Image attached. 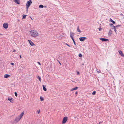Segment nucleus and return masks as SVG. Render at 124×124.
I'll use <instances>...</instances> for the list:
<instances>
[{"label":"nucleus","mask_w":124,"mask_h":124,"mask_svg":"<svg viewBox=\"0 0 124 124\" xmlns=\"http://www.w3.org/2000/svg\"><path fill=\"white\" fill-rule=\"evenodd\" d=\"M30 34L31 37H35L38 36L39 34L35 30H31L30 31Z\"/></svg>","instance_id":"f257e3e1"},{"label":"nucleus","mask_w":124,"mask_h":124,"mask_svg":"<svg viewBox=\"0 0 124 124\" xmlns=\"http://www.w3.org/2000/svg\"><path fill=\"white\" fill-rule=\"evenodd\" d=\"M37 78L39 80L40 82H41V78L39 76H37Z\"/></svg>","instance_id":"6ab92c4d"},{"label":"nucleus","mask_w":124,"mask_h":124,"mask_svg":"<svg viewBox=\"0 0 124 124\" xmlns=\"http://www.w3.org/2000/svg\"><path fill=\"white\" fill-rule=\"evenodd\" d=\"M78 93V92L77 91H76V92H75V94H76V95H77V93ZM77 95H75V96H76Z\"/></svg>","instance_id":"473e14b6"},{"label":"nucleus","mask_w":124,"mask_h":124,"mask_svg":"<svg viewBox=\"0 0 124 124\" xmlns=\"http://www.w3.org/2000/svg\"><path fill=\"white\" fill-rule=\"evenodd\" d=\"M112 34V31L111 29H110L109 33H108V35L109 36H110Z\"/></svg>","instance_id":"4468645a"},{"label":"nucleus","mask_w":124,"mask_h":124,"mask_svg":"<svg viewBox=\"0 0 124 124\" xmlns=\"http://www.w3.org/2000/svg\"><path fill=\"white\" fill-rule=\"evenodd\" d=\"M30 18L32 20H33V19L31 18V17H30Z\"/></svg>","instance_id":"37998d69"},{"label":"nucleus","mask_w":124,"mask_h":124,"mask_svg":"<svg viewBox=\"0 0 124 124\" xmlns=\"http://www.w3.org/2000/svg\"><path fill=\"white\" fill-rule=\"evenodd\" d=\"M121 26V25H116V27H119L120 26Z\"/></svg>","instance_id":"cd10ccee"},{"label":"nucleus","mask_w":124,"mask_h":124,"mask_svg":"<svg viewBox=\"0 0 124 124\" xmlns=\"http://www.w3.org/2000/svg\"><path fill=\"white\" fill-rule=\"evenodd\" d=\"M118 52L122 56H124V55L123 54L122 52V51L121 50H120L118 51Z\"/></svg>","instance_id":"ddd939ff"},{"label":"nucleus","mask_w":124,"mask_h":124,"mask_svg":"<svg viewBox=\"0 0 124 124\" xmlns=\"http://www.w3.org/2000/svg\"><path fill=\"white\" fill-rule=\"evenodd\" d=\"M44 7L45 8H46L47 7V6H44Z\"/></svg>","instance_id":"79ce46f5"},{"label":"nucleus","mask_w":124,"mask_h":124,"mask_svg":"<svg viewBox=\"0 0 124 124\" xmlns=\"http://www.w3.org/2000/svg\"><path fill=\"white\" fill-rule=\"evenodd\" d=\"M20 58H21V55H20Z\"/></svg>","instance_id":"a19ab883"},{"label":"nucleus","mask_w":124,"mask_h":124,"mask_svg":"<svg viewBox=\"0 0 124 124\" xmlns=\"http://www.w3.org/2000/svg\"><path fill=\"white\" fill-rule=\"evenodd\" d=\"M77 74L78 75H79V72L78 71H77Z\"/></svg>","instance_id":"f704fd0d"},{"label":"nucleus","mask_w":124,"mask_h":124,"mask_svg":"<svg viewBox=\"0 0 124 124\" xmlns=\"http://www.w3.org/2000/svg\"><path fill=\"white\" fill-rule=\"evenodd\" d=\"M0 35H2V34H1L0 33Z\"/></svg>","instance_id":"a18cd8bd"},{"label":"nucleus","mask_w":124,"mask_h":124,"mask_svg":"<svg viewBox=\"0 0 124 124\" xmlns=\"http://www.w3.org/2000/svg\"><path fill=\"white\" fill-rule=\"evenodd\" d=\"M14 93H15V95L17 97V93L16 92H15Z\"/></svg>","instance_id":"a878e982"},{"label":"nucleus","mask_w":124,"mask_h":124,"mask_svg":"<svg viewBox=\"0 0 124 124\" xmlns=\"http://www.w3.org/2000/svg\"><path fill=\"white\" fill-rule=\"evenodd\" d=\"M44 6L43 5H40L39 6V8H42Z\"/></svg>","instance_id":"4be33fe9"},{"label":"nucleus","mask_w":124,"mask_h":124,"mask_svg":"<svg viewBox=\"0 0 124 124\" xmlns=\"http://www.w3.org/2000/svg\"><path fill=\"white\" fill-rule=\"evenodd\" d=\"M96 92L95 91H94L92 93L93 95H94L95 94Z\"/></svg>","instance_id":"5701e85b"},{"label":"nucleus","mask_w":124,"mask_h":124,"mask_svg":"<svg viewBox=\"0 0 124 124\" xmlns=\"http://www.w3.org/2000/svg\"><path fill=\"white\" fill-rule=\"evenodd\" d=\"M65 44H66V45H67L68 46H69V47H71V46H70L68 44H67V43H65Z\"/></svg>","instance_id":"c85d7f7f"},{"label":"nucleus","mask_w":124,"mask_h":124,"mask_svg":"<svg viewBox=\"0 0 124 124\" xmlns=\"http://www.w3.org/2000/svg\"><path fill=\"white\" fill-rule=\"evenodd\" d=\"M10 76V75H8V74H5L4 75V77L5 78H7L8 77H9Z\"/></svg>","instance_id":"dca6fc26"},{"label":"nucleus","mask_w":124,"mask_h":124,"mask_svg":"<svg viewBox=\"0 0 124 124\" xmlns=\"http://www.w3.org/2000/svg\"><path fill=\"white\" fill-rule=\"evenodd\" d=\"M78 88V87H76L75 88L72 89L71 90H70V91H72L75 90H77V89Z\"/></svg>","instance_id":"2eb2a0df"},{"label":"nucleus","mask_w":124,"mask_h":124,"mask_svg":"<svg viewBox=\"0 0 124 124\" xmlns=\"http://www.w3.org/2000/svg\"><path fill=\"white\" fill-rule=\"evenodd\" d=\"M8 100H9L11 103H13V98L10 99L9 98H8Z\"/></svg>","instance_id":"f8f14e48"},{"label":"nucleus","mask_w":124,"mask_h":124,"mask_svg":"<svg viewBox=\"0 0 124 124\" xmlns=\"http://www.w3.org/2000/svg\"><path fill=\"white\" fill-rule=\"evenodd\" d=\"M40 99L41 101H42L43 100V98L41 96L40 97Z\"/></svg>","instance_id":"b1692460"},{"label":"nucleus","mask_w":124,"mask_h":124,"mask_svg":"<svg viewBox=\"0 0 124 124\" xmlns=\"http://www.w3.org/2000/svg\"><path fill=\"white\" fill-rule=\"evenodd\" d=\"M74 35V33H70V36L72 40H73V37Z\"/></svg>","instance_id":"9d476101"},{"label":"nucleus","mask_w":124,"mask_h":124,"mask_svg":"<svg viewBox=\"0 0 124 124\" xmlns=\"http://www.w3.org/2000/svg\"><path fill=\"white\" fill-rule=\"evenodd\" d=\"M40 110H39V111H37V112H38V114H39V113L40 112Z\"/></svg>","instance_id":"2f4dec72"},{"label":"nucleus","mask_w":124,"mask_h":124,"mask_svg":"<svg viewBox=\"0 0 124 124\" xmlns=\"http://www.w3.org/2000/svg\"><path fill=\"white\" fill-rule=\"evenodd\" d=\"M114 31L116 34H117L116 30V28H114Z\"/></svg>","instance_id":"bb28decb"},{"label":"nucleus","mask_w":124,"mask_h":124,"mask_svg":"<svg viewBox=\"0 0 124 124\" xmlns=\"http://www.w3.org/2000/svg\"><path fill=\"white\" fill-rule=\"evenodd\" d=\"M78 56L80 57H81L82 56V55L81 53H80L79 54Z\"/></svg>","instance_id":"393cba45"},{"label":"nucleus","mask_w":124,"mask_h":124,"mask_svg":"<svg viewBox=\"0 0 124 124\" xmlns=\"http://www.w3.org/2000/svg\"><path fill=\"white\" fill-rule=\"evenodd\" d=\"M73 40V43H74V45H76L75 43V41H74V39H73V40Z\"/></svg>","instance_id":"c756f323"},{"label":"nucleus","mask_w":124,"mask_h":124,"mask_svg":"<svg viewBox=\"0 0 124 124\" xmlns=\"http://www.w3.org/2000/svg\"><path fill=\"white\" fill-rule=\"evenodd\" d=\"M37 63H38L39 64V65H41V64H40V63L39 62H37Z\"/></svg>","instance_id":"c9c22d12"},{"label":"nucleus","mask_w":124,"mask_h":124,"mask_svg":"<svg viewBox=\"0 0 124 124\" xmlns=\"http://www.w3.org/2000/svg\"><path fill=\"white\" fill-rule=\"evenodd\" d=\"M101 122H99V124L101 123Z\"/></svg>","instance_id":"ea45409f"},{"label":"nucleus","mask_w":124,"mask_h":124,"mask_svg":"<svg viewBox=\"0 0 124 124\" xmlns=\"http://www.w3.org/2000/svg\"><path fill=\"white\" fill-rule=\"evenodd\" d=\"M14 1L16 3L19 4L20 1L19 0H14Z\"/></svg>","instance_id":"9b49d317"},{"label":"nucleus","mask_w":124,"mask_h":124,"mask_svg":"<svg viewBox=\"0 0 124 124\" xmlns=\"http://www.w3.org/2000/svg\"><path fill=\"white\" fill-rule=\"evenodd\" d=\"M100 39L101 40L104 41H107L108 40V39H105L103 38H100Z\"/></svg>","instance_id":"6e6552de"},{"label":"nucleus","mask_w":124,"mask_h":124,"mask_svg":"<svg viewBox=\"0 0 124 124\" xmlns=\"http://www.w3.org/2000/svg\"><path fill=\"white\" fill-rule=\"evenodd\" d=\"M109 21L112 22L113 23V24H114L115 23V22L112 19L110 18V19Z\"/></svg>","instance_id":"a211bd4d"},{"label":"nucleus","mask_w":124,"mask_h":124,"mask_svg":"<svg viewBox=\"0 0 124 124\" xmlns=\"http://www.w3.org/2000/svg\"><path fill=\"white\" fill-rule=\"evenodd\" d=\"M77 30L78 32H81V31L79 29V27L78 26L77 28Z\"/></svg>","instance_id":"f3484780"},{"label":"nucleus","mask_w":124,"mask_h":124,"mask_svg":"<svg viewBox=\"0 0 124 124\" xmlns=\"http://www.w3.org/2000/svg\"><path fill=\"white\" fill-rule=\"evenodd\" d=\"M10 64L11 65H14V63H10Z\"/></svg>","instance_id":"e433bc0d"},{"label":"nucleus","mask_w":124,"mask_h":124,"mask_svg":"<svg viewBox=\"0 0 124 124\" xmlns=\"http://www.w3.org/2000/svg\"><path fill=\"white\" fill-rule=\"evenodd\" d=\"M59 64H60V65H61V63L60 62H59Z\"/></svg>","instance_id":"49530a36"},{"label":"nucleus","mask_w":124,"mask_h":124,"mask_svg":"<svg viewBox=\"0 0 124 124\" xmlns=\"http://www.w3.org/2000/svg\"><path fill=\"white\" fill-rule=\"evenodd\" d=\"M16 50L15 49H14L13 51V52H16Z\"/></svg>","instance_id":"4c0bfd02"},{"label":"nucleus","mask_w":124,"mask_h":124,"mask_svg":"<svg viewBox=\"0 0 124 124\" xmlns=\"http://www.w3.org/2000/svg\"><path fill=\"white\" fill-rule=\"evenodd\" d=\"M113 28H114H114H115V27H116V26H113Z\"/></svg>","instance_id":"58836bf2"},{"label":"nucleus","mask_w":124,"mask_h":124,"mask_svg":"<svg viewBox=\"0 0 124 124\" xmlns=\"http://www.w3.org/2000/svg\"><path fill=\"white\" fill-rule=\"evenodd\" d=\"M23 67L22 66H20L18 67V71L20 72H22L23 70Z\"/></svg>","instance_id":"20e7f679"},{"label":"nucleus","mask_w":124,"mask_h":124,"mask_svg":"<svg viewBox=\"0 0 124 124\" xmlns=\"http://www.w3.org/2000/svg\"><path fill=\"white\" fill-rule=\"evenodd\" d=\"M98 29L100 31L102 29V28L101 27H99Z\"/></svg>","instance_id":"7c9ffc66"},{"label":"nucleus","mask_w":124,"mask_h":124,"mask_svg":"<svg viewBox=\"0 0 124 124\" xmlns=\"http://www.w3.org/2000/svg\"><path fill=\"white\" fill-rule=\"evenodd\" d=\"M67 117H64L62 121L63 124L65 123L67 121Z\"/></svg>","instance_id":"39448f33"},{"label":"nucleus","mask_w":124,"mask_h":124,"mask_svg":"<svg viewBox=\"0 0 124 124\" xmlns=\"http://www.w3.org/2000/svg\"><path fill=\"white\" fill-rule=\"evenodd\" d=\"M86 39V37H82L79 38L80 40L81 41H84V40Z\"/></svg>","instance_id":"0eeeda50"},{"label":"nucleus","mask_w":124,"mask_h":124,"mask_svg":"<svg viewBox=\"0 0 124 124\" xmlns=\"http://www.w3.org/2000/svg\"><path fill=\"white\" fill-rule=\"evenodd\" d=\"M24 114V112L23 111L18 116H17L15 119V121H16V122H18L22 118V116H23Z\"/></svg>","instance_id":"f03ea898"},{"label":"nucleus","mask_w":124,"mask_h":124,"mask_svg":"<svg viewBox=\"0 0 124 124\" xmlns=\"http://www.w3.org/2000/svg\"><path fill=\"white\" fill-rule=\"evenodd\" d=\"M32 3V2L31 0H29L27 2L26 5V11L27 12L28 11L29 7Z\"/></svg>","instance_id":"7ed1b4c3"},{"label":"nucleus","mask_w":124,"mask_h":124,"mask_svg":"<svg viewBox=\"0 0 124 124\" xmlns=\"http://www.w3.org/2000/svg\"><path fill=\"white\" fill-rule=\"evenodd\" d=\"M97 71L98 73H100V70H97Z\"/></svg>","instance_id":"72a5a7b5"},{"label":"nucleus","mask_w":124,"mask_h":124,"mask_svg":"<svg viewBox=\"0 0 124 124\" xmlns=\"http://www.w3.org/2000/svg\"><path fill=\"white\" fill-rule=\"evenodd\" d=\"M110 25H113V24H110Z\"/></svg>","instance_id":"c03bdc74"},{"label":"nucleus","mask_w":124,"mask_h":124,"mask_svg":"<svg viewBox=\"0 0 124 124\" xmlns=\"http://www.w3.org/2000/svg\"><path fill=\"white\" fill-rule=\"evenodd\" d=\"M27 16L26 15H23V19H24L26 18V16Z\"/></svg>","instance_id":"412c9836"},{"label":"nucleus","mask_w":124,"mask_h":124,"mask_svg":"<svg viewBox=\"0 0 124 124\" xmlns=\"http://www.w3.org/2000/svg\"><path fill=\"white\" fill-rule=\"evenodd\" d=\"M28 41L31 46H32L34 45V44L31 40H28Z\"/></svg>","instance_id":"1a4fd4ad"},{"label":"nucleus","mask_w":124,"mask_h":124,"mask_svg":"<svg viewBox=\"0 0 124 124\" xmlns=\"http://www.w3.org/2000/svg\"><path fill=\"white\" fill-rule=\"evenodd\" d=\"M43 87V89L44 91H46L47 90L45 88V87L44 86V85H42Z\"/></svg>","instance_id":"aec40b11"},{"label":"nucleus","mask_w":124,"mask_h":124,"mask_svg":"<svg viewBox=\"0 0 124 124\" xmlns=\"http://www.w3.org/2000/svg\"><path fill=\"white\" fill-rule=\"evenodd\" d=\"M82 65H84V64H82Z\"/></svg>","instance_id":"de8ad7c7"},{"label":"nucleus","mask_w":124,"mask_h":124,"mask_svg":"<svg viewBox=\"0 0 124 124\" xmlns=\"http://www.w3.org/2000/svg\"><path fill=\"white\" fill-rule=\"evenodd\" d=\"M8 24L7 23H4L3 24V26L5 29H7L8 28Z\"/></svg>","instance_id":"423d86ee"}]
</instances>
